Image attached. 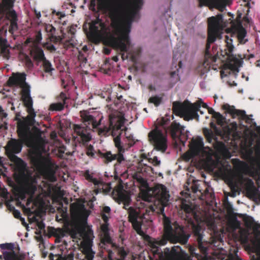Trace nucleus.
I'll use <instances>...</instances> for the list:
<instances>
[{
	"label": "nucleus",
	"instance_id": "nucleus-1",
	"mask_svg": "<svg viewBox=\"0 0 260 260\" xmlns=\"http://www.w3.org/2000/svg\"><path fill=\"white\" fill-rule=\"evenodd\" d=\"M82 125H74L75 141L85 147L86 154L91 158L101 157L105 163L116 160L114 173L117 177H128L127 155L137 141L124 126V117L109 115V126H101L103 116L95 111L80 112Z\"/></svg>",
	"mask_w": 260,
	"mask_h": 260
},
{
	"label": "nucleus",
	"instance_id": "nucleus-2",
	"mask_svg": "<svg viewBox=\"0 0 260 260\" xmlns=\"http://www.w3.org/2000/svg\"><path fill=\"white\" fill-rule=\"evenodd\" d=\"M85 178L92 183L95 189L94 192L96 194L99 192L109 193L112 192L113 198L119 204H122L123 208L127 210L128 221L132 223L134 229L140 235H144L142 225L145 220L148 219L151 214L156 212L163 216L164 235L156 240V243L163 246L170 241L172 243H179L181 244L187 243L190 235L187 234L183 228L177 223H172L164 212L165 207L169 205L170 200L169 191L162 184H157L152 188H148L142 198L143 202L138 207L132 206L131 194L125 190L122 186L112 189L110 184L104 183L93 177L89 170L84 173Z\"/></svg>",
	"mask_w": 260,
	"mask_h": 260
},
{
	"label": "nucleus",
	"instance_id": "nucleus-3",
	"mask_svg": "<svg viewBox=\"0 0 260 260\" xmlns=\"http://www.w3.org/2000/svg\"><path fill=\"white\" fill-rule=\"evenodd\" d=\"M26 74L24 73H17L10 77V84L21 89V99L26 108L28 115L26 121L19 123L17 133L20 140L11 139L6 146V152L10 159L11 167L16 178L25 183H29L35 179L32 176V172L28 170L27 164L20 158L16 156L21 152L23 144L29 142L32 138V132L31 126L37 123L35 117L36 113L33 108V100L30 95V86L26 82Z\"/></svg>",
	"mask_w": 260,
	"mask_h": 260
},
{
	"label": "nucleus",
	"instance_id": "nucleus-4",
	"mask_svg": "<svg viewBox=\"0 0 260 260\" xmlns=\"http://www.w3.org/2000/svg\"><path fill=\"white\" fill-rule=\"evenodd\" d=\"M143 5V0H135L132 10L124 20V10L120 0H110L106 11L110 19L112 46L121 52L123 60L131 54L132 47L129 33L132 23L140 18L139 11Z\"/></svg>",
	"mask_w": 260,
	"mask_h": 260
},
{
	"label": "nucleus",
	"instance_id": "nucleus-5",
	"mask_svg": "<svg viewBox=\"0 0 260 260\" xmlns=\"http://www.w3.org/2000/svg\"><path fill=\"white\" fill-rule=\"evenodd\" d=\"M204 108L208 109L209 114L213 115V117L216 120L217 123L219 125H222L224 121V117L219 112H216L211 108L208 107L206 104L204 103L201 100L197 103L191 104L188 106H184L180 103L174 102L173 103V109L178 111L184 117L185 120L189 121L193 119L199 120L198 112L200 111L202 114L203 112L200 110L201 105Z\"/></svg>",
	"mask_w": 260,
	"mask_h": 260
},
{
	"label": "nucleus",
	"instance_id": "nucleus-6",
	"mask_svg": "<svg viewBox=\"0 0 260 260\" xmlns=\"http://www.w3.org/2000/svg\"><path fill=\"white\" fill-rule=\"evenodd\" d=\"M224 41L225 48L223 51L220 50V53L223 57L226 56L225 60L226 61V63L221 71V77L223 78L224 77L233 75L236 77L239 72V68L242 66L243 61L238 59L236 57V54H235V48L233 44V39L230 38L228 36H225Z\"/></svg>",
	"mask_w": 260,
	"mask_h": 260
},
{
	"label": "nucleus",
	"instance_id": "nucleus-7",
	"mask_svg": "<svg viewBox=\"0 0 260 260\" xmlns=\"http://www.w3.org/2000/svg\"><path fill=\"white\" fill-rule=\"evenodd\" d=\"M28 157L34 167L38 170L48 168L52 165L49 152L42 139L37 140L29 151Z\"/></svg>",
	"mask_w": 260,
	"mask_h": 260
},
{
	"label": "nucleus",
	"instance_id": "nucleus-8",
	"mask_svg": "<svg viewBox=\"0 0 260 260\" xmlns=\"http://www.w3.org/2000/svg\"><path fill=\"white\" fill-rule=\"evenodd\" d=\"M208 41L214 42L217 39L222 38V34L225 24L223 20V15L218 14L208 18Z\"/></svg>",
	"mask_w": 260,
	"mask_h": 260
},
{
	"label": "nucleus",
	"instance_id": "nucleus-9",
	"mask_svg": "<svg viewBox=\"0 0 260 260\" xmlns=\"http://www.w3.org/2000/svg\"><path fill=\"white\" fill-rule=\"evenodd\" d=\"M210 44H211V42H209L208 39L205 54V60L203 62L200 63L197 68V71L200 73L201 76H203L209 71L211 66L214 65L219 57L218 51L216 50L217 48H216L215 49L213 47L212 51H211L210 50Z\"/></svg>",
	"mask_w": 260,
	"mask_h": 260
},
{
	"label": "nucleus",
	"instance_id": "nucleus-10",
	"mask_svg": "<svg viewBox=\"0 0 260 260\" xmlns=\"http://www.w3.org/2000/svg\"><path fill=\"white\" fill-rule=\"evenodd\" d=\"M31 55L36 61V64L42 67L43 71L48 75L52 76L54 68L51 62L46 59L44 51L39 46H35L30 51Z\"/></svg>",
	"mask_w": 260,
	"mask_h": 260
},
{
	"label": "nucleus",
	"instance_id": "nucleus-11",
	"mask_svg": "<svg viewBox=\"0 0 260 260\" xmlns=\"http://www.w3.org/2000/svg\"><path fill=\"white\" fill-rule=\"evenodd\" d=\"M193 233L196 242V246L205 257H207L211 243L205 238L204 232L200 226L193 225Z\"/></svg>",
	"mask_w": 260,
	"mask_h": 260
},
{
	"label": "nucleus",
	"instance_id": "nucleus-12",
	"mask_svg": "<svg viewBox=\"0 0 260 260\" xmlns=\"http://www.w3.org/2000/svg\"><path fill=\"white\" fill-rule=\"evenodd\" d=\"M149 138L157 150L162 152L166 151L167 148V138L164 132L156 127L149 133Z\"/></svg>",
	"mask_w": 260,
	"mask_h": 260
},
{
	"label": "nucleus",
	"instance_id": "nucleus-13",
	"mask_svg": "<svg viewBox=\"0 0 260 260\" xmlns=\"http://www.w3.org/2000/svg\"><path fill=\"white\" fill-rule=\"evenodd\" d=\"M13 0H1L0 3L1 12L8 14L12 19L10 25L12 29L17 28V15L16 12L13 9Z\"/></svg>",
	"mask_w": 260,
	"mask_h": 260
},
{
	"label": "nucleus",
	"instance_id": "nucleus-14",
	"mask_svg": "<svg viewBox=\"0 0 260 260\" xmlns=\"http://www.w3.org/2000/svg\"><path fill=\"white\" fill-rule=\"evenodd\" d=\"M185 128L177 122L172 123L170 126V132L173 138L180 141L183 144L189 135V132L185 130Z\"/></svg>",
	"mask_w": 260,
	"mask_h": 260
},
{
	"label": "nucleus",
	"instance_id": "nucleus-15",
	"mask_svg": "<svg viewBox=\"0 0 260 260\" xmlns=\"http://www.w3.org/2000/svg\"><path fill=\"white\" fill-rule=\"evenodd\" d=\"M222 109L230 114L233 118L239 117L242 119H245L246 122L249 123H251V122L253 120V119L251 118L252 115H247L245 111L236 110L234 106H231L228 104H224L222 106Z\"/></svg>",
	"mask_w": 260,
	"mask_h": 260
},
{
	"label": "nucleus",
	"instance_id": "nucleus-16",
	"mask_svg": "<svg viewBox=\"0 0 260 260\" xmlns=\"http://www.w3.org/2000/svg\"><path fill=\"white\" fill-rule=\"evenodd\" d=\"M149 164H153L155 166H158L160 164V160L156 156L153 158H147L146 159L142 160L138 165V172L143 173V172L148 173L153 170L152 167L148 165Z\"/></svg>",
	"mask_w": 260,
	"mask_h": 260
},
{
	"label": "nucleus",
	"instance_id": "nucleus-17",
	"mask_svg": "<svg viewBox=\"0 0 260 260\" xmlns=\"http://www.w3.org/2000/svg\"><path fill=\"white\" fill-rule=\"evenodd\" d=\"M199 6H207L210 8H216L223 12L227 5H229L228 0H199Z\"/></svg>",
	"mask_w": 260,
	"mask_h": 260
},
{
	"label": "nucleus",
	"instance_id": "nucleus-18",
	"mask_svg": "<svg viewBox=\"0 0 260 260\" xmlns=\"http://www.w3.org/2000/svg\"><path fill=\"white\" fill-rule=\"evenodd\" d=\"M240 236L243 243L247 244L250 242L253 245H256L260 239L257 234L251 232L249 229H240Z\"/></svg>",
	"mask_w": 260,
	"mask_h": 260
},
{
	"label": "nucleus",
	"instance_id": "nucleus-19",
	"mask_svg": "<svg viewBox=\"0 0 260 260\" xmlns=\"http://www.w3.org/2000/svg\"><path fill=\"white\" fill-rule=\"evenodd\" d=\"M74 214L79 218L84 225L87 224V218L90 211L88 210L83 203H78L74 209Z\"/></svg>",
	"mask_w": 260,
	"mask_h": 260
},
{
	"label": "nucleus",
	"instance_id": "nucleus-20",
	"mask_svg": "<svg viewBox=\"0 0 260 260\" xmlns=\"http://www.w3.org/2000/svg\"><path fill=\"white\" fill-rule=\"evenodd\" d=\"M0 248L3 250V255L5 260H17V255L14 250L13 244H1Z\"/></svg>",
	"mask_w": 260,
	"mask_h": 260
},
{
	"label": "nucleus",
	"instance_id": "nucleus-21",
	"mask_svg": "<svg viewBox=\"0 0 260 260\" xmlns=\"http://www.w3.org/2000/svg\"><path fill=\"white\" fill-rule=\"evenodd\" d=\"M179 56L176 54L174 52H173V66H175L176 69L174 71H172L170 74V80L172 84H175L180 80V77L178 74L179 70L181 68L182 61L179 60L178 61V68H177V62L178 61Z\"/></svg>",
	"mask_w": 260,
	"mask_h": 260
},
{
	"label": "nucleus",
	"instance_id": "nucleus-22",
	"mask_svg": "<svg viewBox=\"0 0 260 260\" xmlns=\"http://www.w3.org/2000/svg\"><path fill=\"white\" fill-rule=\"evenodd\" d=\"M92 241H89L82 247V260H93L95 252L92 249Z\"/></svg>",
	"mask_w": 260,
	"mask_h": 260
},
{
	"label": "nucleus",
	"instance_id": "nucleus-23",
	"mask_svg": "<svg viewBox=\"0 0 260 260\" xmlns=\"http://www.w3.org/2000/svg\"><path fill=\"white\" fill-rule=\"evenodd\" d=\"M67 99L66 94L61 92L58 97V102L50 105L49 109L51 111H60L63 109Z\"/></svg>",
	"mask_w": 260,
	"mask_h": 260
},
{
	"label": "nucleus",
	"instance_id": "nucleus-24",
	"mask_svg": "<svg viewBox=\"0 0 260 260\" xmlns=\"http://www.w3.org/2000/svg\"><path fill=\"white\" fill-rule=\"evenodd\" d=\"M236 37L239 43L242 44L246 43L248 40L245 38L247 34L245 29L242 26H240L236 29Z\"/></svg>",
	"mask_w": 260,
	"mask_h": 260
},
{
	"label": "nucleus",
	"instance_id": "nucleus-25",
	"mask_svg": "<svg viewBox=\"0 0 260 260\" xmlns=\"http://www.w3.org/2000/svg\"><path fill=\"white\" fill-rule=\"evenodd\" d=\"M70 36V39L67 40L64 44L65 46L68 49L71 47H76L77 45V41L75 38V34L73 32H71Z\"/></svg>",
	"mask_w": 260,
	"mask_h": 260
},
{
	"label": "nucleus",
	"instance_id": "nucleus-26",
	"mask_svg": "<svg viewBox=\"0 0 260 260\" xmlns=\"http://www.w3.org/2000/svg\"><path fill=\"white\" fill-rule=\"evenodd\" d=\"M44 29L46 32L49 35L50 37H53L56 35V28L53 26L52 24L43 23V24Z\"/></svg>",
	"mask_w": 260,
	"mask_h": 260
},
{
	"label": "nucleus",
	"instance_id": "nucleus-27",
	"mask_svg": "<svg viewBox=\"0 0 260 260\" xmlns=\"http://www.w3.org/2000/svg\"><path fill=\"white\" fill-rule=\"evenodd\" d=\"M111 88L108 87L106 91H101L99 95L102 99H105L106 101L109 102L113 101L111 96Z\"/></svg>",
	"mask_w": 260,
	"mask_h": 260
},
{
	"label": "nucleus",
	"instance_id": "nucleus-28",
	"mask_svg": "<svg viewBox=\"0 0 260 260\" xmlns=\"http://www.w3.org/2000/svg\"><path fill=\"white\" fill-rule=\"evenodd\" d=\"M162 95H155L150 97L149 99V102L153 103L156 107L158 106L161 103L162 100Z\"/></svg>",
	"mask_w": 260,
	"mask_h": 260
},
{
	"label": "nucleus",
	"instance_id": "nucleus-29",
	"mask_svg": "<svg viewBox=\"0 0 260 260\" xmlns=\"http://www.w3.org/2000/svg\"><path fill=\"white\" fill-rule=\"evenodd\" d=\"M181 208L187 214H191V215L194 214V209L191 204L183 203L181 205Z\"/></svg>",
	"mask_w": 260,
	"mask_h": 260
},
{
	"label": "nucleus",
	"instance_id": "nucleus-30",
	"mask_svg": "<svg viewBox=\"0 0 260 260\" xmlns=\"http://www.w3.org/2000/svg\"><path fill=\"white\" fill-rule=\"evenodd\" d=\"M103 230L104 232V236L103 238L102 241L104 243L111 244L112 243V239L109 234L108 229L106 226L103 227Z\"/></svg>",
	"mask_w": 260,
	"mask_h": 260
},
{
	"label": "nucleus",
	"instance_id": "nucleus-31",
	"mask_svg": "<svg viewBox=\"0 0 260 260\" xmlns=\"http://www.w3.org/2000/svg\"><path fill=\"white\" fill-rule=\"evenodd\" d=\"M78 60L80 62L81 68H85L87 64V59L85 55L81 52L79 51Z\"/></svg>",
	"mask_w": 260,
	"mask_h": 260
},
{
	"label": "nucleus",
	"instance_id": "nucleus-32",
	"mask_svg": "<svg viewBox=\"0 0 260 260\" xmlns=\"http://www.w3.org/2000/svg\"><path fill=\"white\" fill-rule=\"evenodd\" d=\"M135 177L142 186H143L144 188H147V182L143 177H142L140 175L136 174Z\"/></svg>",
	"mask_w": 260,
	"mask_h": 260
},
{
	"label": "nucleus",
	"instance_id": "nucleus-33",
	"mask_svg": "<svg viewBox=\"0 0 260 260\" xmlns=\"http://www.w3.org/2000/svg\"><path fill=\"white\" fill-rule=\"evenodd\" d=\"M253 246H254V250L256 253L257 256L255 257L253 256L251 260H260V240H258V242L256 243V245Z\"/></svg>",
	"mask_w": 260,
	"mask_h": 260
},
{
	"label": "nucleus",
	"instance_id": "nucleus-34",
	"mask_svg": "<svg viewBox=\"0 0 260 260\" xmlns=\"http://www.w3.org/2000/svg\"><path fill=\"white\" fill-rule=\"evenodd\" d=\"M1 53L6 57H8L9 55L10 51L8 48V46L7 44V41L5 40V43L2 46L1 48Z\"/></svg>",
	"mask_w": 260,
	"mask_h": 260
},
{
	"label": "nucleus",
	"instance_id": "nucleus-35",
	"mask_svg": "<svg viewBox=\"0 0 260 260\" xmlns=\"http://www.w3.org/2000/svg\"><path fill=\"white\" fill-rule=\"evenodd\" d=\"M24 63L26 68L31 70L34 68V64L31 59L28 56H26L24 58Z\"/></svg>",
	"mask_w": 260,
	"mask_h": 260
},
{
	"label": "nucleus",
	"instance_id": "nucleus-36",
	"mask_svg": "<svg viewBox=\"0 0 260 260\" xmlns=\"http://www.w3.org/2000/svg\"><path fill=\"white\" fill-rule=\"evenodd\" d=\"M199 182L200 181L199 180L193 181L191 186V190L194 193H196L198 191L201 192V190L200 189Z\"/></svg>",
	"mask_w": 260,
	"mask_h": 260
},
{
	"label": "nucleus",
	"instance_id": "nucleus-37",
	"mask_svg": "<svg viewBox=\"0 0 260 260\" xmlns=\"http://www.w3.org/2000/svg\"><path fill=\"white\" fill-rule=\"evenodd\" d=\"M118 252L119 254L121 259L118 260H124L125 257L126 256L127 254V251L124 249L123 247H119L118 248Z\"/></svg>",
	"mask_w": 260,
	"mask_h": 260
},
{
	"label": "nucleus",
	"instance_id": "nucleus-38",
	"mask_svg": "<svg viewBox=\"0 0 260 260\" xmlns=\"http://www.w3.org/2000/svg\"><path fill=\"white\" fill-rule=\"evenodd\" d=\"M8 170L7 168L4 166L3 164L0 163V173L1 175L4 177L8 178Z\"/></svg>",
	"mask_w": 260,
	"mask_h": 260
},
{
	"label": "nucleus",
	"instance_id": "nucleus-39",
	"mask_svg": "<svg viewBox=\"0 0 260 260\" xmlns=\"http://www.w3.org/2000/svg\"><path fill=\"white\" fill-rule=\"evenodd\" d=\"M42 40V35L41 30H39L36 35L35 42L37 44H40Z\"/></svg>",
	"mask_w": 260,
	"mask_h": 260
},
{
	"label": "nucleus",
	"instance_id": "nucleus-40",
	"mask_svg": "<svg viewBox=\"0 0 260 260\" xmlns=\"http://www.w3.org/2000/svg\"><path fill=\"white\" fill-rule=\"evenodd\" d=\"M189 250L190 254L192 255L196 256V257H198L200 256L199 253L196 252L197 249L196 247L190 246Z\"/></svg>",
	"mask_w": 260,
	"mask_h": 260
},
{
	"label": "nucleus",
	"instance_id": "nucleus-41",
	"mask_svg": "<svg viewBox=\"0 0 260 260\" xmlns=\"http://www.w3.org/2000/svg\"><path fill=\"white\" fill-rule=\"evenodd\" d=\"M250 10L249 9H248L247 11V14L244 17L243 19L248 24L250 25L251 23L252 22L251 18L249 17V12Z\"/></svg>",
	"mask_w": 260,
	"mask_h": 260
},
{
	"label": "nucleus",
	"instance_id": "nucleus-42",
	"mask_svg": "<svg viewBox=\"0 0 260 260\" xmlns=\"http://www.w3.org/2000/svg\"><path fill=\"white\" fill-rule=\"evenodd\" d=\"M46 48L48 50H49L51 52H55L56 50V48L55 47V46L51 44H47Z\"/></svg>",
	"mask_w": 260,
	"mask_h": 260
},
{
	"label": "nucleus",
	"instance_id": "nucleus-43",
	"mask_svg": "<svg viewBox=\"0 0 260 260\" xmlns=\"http://www.w3.org/2000/svg\"><path fill=\"white\" fill-rule=\"evenodd\" d=\"M110 211H111V209L108 206H105L104 208H103V212H104V214H109L110 213Z\"/></svg>",
	"mask_w": 260,
	"mask_h": 260
},
{
	"label": "nucleus",
	"instance_id": "nucleus-44",
	"mask_svg": "<svg viewBox=\"0 0 260 260\" xmlns=\"http://www.w3.org/2000/svg\"><path fill=\"white\" fill-rule=\"evenodd\" d=\"M46 74H47L46 73H45L44 71V72H41V76L43 80H45V81H47V75H46Z\"/></svg>",
	"mask_w": 260,
	"mask_h": 260
},
{
	"label": "nucleus",
	"instance_id": "nucleus-45",
	"mask_svg": "<svg viewBox=\"0 0 260 260\" xmlns=\"http://www.w3.org/2000/svg\"><path fill=\"white\" fill-rule=\"evenodd\" d=\"M102 219H103V220L104 221L105 223H107L108 221L109 218H108V216L106 214H102Z\"/></svg>",
	"mask_w": 260,
	"mask_h": 260
},
{
	"label": "nucleus",
	"instance_id": "nucleus-46",
	"mask_svg": "<svg viewBox=\"0 0 260 260\" xmlns=\"http://www.w3.org/2000/svg\"><path fill=\"white\" fill-rule=\"evenodd\" d=\"M14 216L16 218H19L21 216V213L19 211L16 210L14 211Z\"/></svg>",
	"mask_w": 260,
	"mask_h": 260
},
{
	"label": "nucleus",
	"instance_id": "nucleus-47",
	"mask_svg": "<svg viewBox=\"0 0 260 260\" xmlns=\"http://www.w3.org/2000/svg\"><path fill=\"white\" fill-rule=\"evenodd\" d=\"M38 226L41 230H43L45 228V225L44 222H40L38 223Z\"/></svg>",
	"mask_w": 260,
	"mask_h": 260
},
{
	"label": "nucleus",
	"instance_id": "nucleus-48",
	"mask_svg": "<svg viewBox=\"0 0 260 260\" xmlns=\"http://www.w3.org/2000/svg\"><path fill=\"white\" fill-rule=\"evenodd\" d=\"M228 83L229 85L230 86H237V83L235 82V81H233L232 83H231V82L230 81H228Z\"/></svg>",
	"mask_w": 260,
	"mask_h": 260
},
{
	"label": "nucleus",
	"instance_id": "nucleus-49",
	"mask_svg": "<svg viewBox=\"0 0 260 260\" xmlns=\"http://www.w3.org/2000/svg\"><path fill=\"white\" fill-rule=\"evenodd\" d=\"M66 235V233L64 231H62L61 233H60V238H63Z\"/></svg>",
	"mask_w": 260,
	"mask_h": 260
},
{
	"label": "nucleus",
	"instance_id": "nucleus-50",
	"mask_svg": "<svg viewBox=\"0 0 260 260\" xmlns=\"http://www.w3.org/2000/svg\"><path fill=\"white\" fill-rule=\"evenodd\" d=\"M202 150H201L200 149L198 148L197 149L196 151V153L197 155H200V153L201 152H202Z\"/></svg>",
	"mask_w": 260,
	"mask_h": 260
},
{
	"label": "nucleus",
	"instance_id": "nucleus-51",
	"mask_svg": "<svg viewBox=\"0 0 260 260\" xmlns=\"http://www.w3.org/2000/svg\"><path fill=\"white\" fill-rule=\"evenodd\" d=\"M36 16H37V18L38 19H39L41 17V13L40 12H37L36 13Z\"/></svg>",
	"mask_w": 260,
	"mask_h": 260
},
{
	"label": "nucleus",
	"instance_id": "nucleus-52",
	"mask_svg": "<svg viewBox=\"0 0 260 260\" xmlns=\"http://www.w3.org/2000/svg\"><path fill=\"white\" fill-rule=\"evenodd\" d=\"M202 140H203L202 138H200L199 145L202 147L203 146V142Z\"/></svg>",
	"mask_w": 260,
	"mask_h": 260
},
{
	"label": "nucleus",
	"instance_id": "nucleus-53",
	"mask_svg": "<svg viewBox=\"0 0 260 260\" xmlns=\"http://www.w3.org/2000/svg\"><path fill=\"white\" fill-rule=\"evenodd\" d=\"M77 235H78V236H81V234H80V233H77V234H76V235H75V236H72V238H73V239H76V236H77Z\"/></svg>",
	"mask_w": 260,
	"mask_h": 260
},
{
	"label": "nucleus",
	"instance_id": "nucleus-54",
	"mask_svg": "<svg viewBox=\"0 0 260 260\" xmlns=\"http://www.w3.org/2000/svg\"><path fill=\"white\" fill-rule=\"evenodd\" d=\"M113 60H114L115 61H116V62L118 61V57H117V56H114V57H113Z\"/></svg>",
	"mask_w": 260,
	"mask_h": 260
},
{
	"label": "nucleus",
	"instance_id": "nucleus-55",
	"mask_svg": "<svg viewBox=\"0 0 260 260\" xmlns=\"http://www.w3.org/2000/svg\"><path fill=\"white\" fill-rule=\"evenodd\" d=\"M207 139L209 141V142H210L212 141V138L211 137H207Z\"/></svg>",
	"mask_w": 260,
	"mask_h": 260
},
{
	"label": "nucleus",
	"instance_id": "nucleus-56",
	"mask_svg": "<svg viewBox=\"0 0 260 260\" xmlns=\"http://www.w3.org/2000/svg\"><path fill=\"white\" fill-rule=\"evenodd\" d=\"M121 98H122V95H120V96L118 97V100H119V101H120V99H121Z\"/></svg>",
	"mask_w": 260,
	"mask_h": 260
},
{
	"label": "nucleus",
	"instance_id": "nucleus-57",
	"mask_svg": "<svg viewBox=\"0 0 260 260\" xmlns=\"http://www.w3.org/2000/svg\"><path fill=\"white\" fill-rule=\"evenodd\" d=\"M105 51H106V53H107V54H109L110 53V50H107Z\"/></svg>",
	"mask_w": 260,
	"mask_h": 260
},
{
	"label": "nucleus",
	"instance_id": "nucleus-58",
	"mask_svg": "<svg viewBox=\"0 0 260 260\" xmlns=\"http://www.w3.org/2000/svg\"><path fill=\"white\" fill-rule=\"evenodd\" d=\"M112 251H110L109 252V257H111V255L112 254Z\"/></svg>",
	"mask_w": 260,
	"mask_h": 260
},
{
	"label": "nucleus",
	"instance_id": "nucleus-59",
	"mask_svg": "<svg viewBox=\"0 0 260 260\" xmlns=\"http://www.w3.org/2000/svg\"><path fill=\"white\" fill-rule=\"evenodd\" d=\"M57 15H58V16H59V17H61V16L64 17V15H60H60H59V13H57Z\"/></svg>",
	"mask_w": 260,
	"mask_h": 260
},
{
	"label": "nucleus",
	"instance_id": "nucleus-60",
	"mask_svg": "<svg viewBox=\"0 0 260 260\" xmlns=\"http://www.w3.org/2000/svg\"><path fill=\"white\" fill-rule=\"evenodd\" d=\"M7 114L6 113H4V115H3V116H4V117H7Z\"/></svg>",
	"mask_w": 260,
	"mask_h": 260
},
{
	"label": "nucleus",
	"instance_id": "nucleus-61",
	"mask_svg": "<svg viewBox=\"0 0 260 260\" xmlns=\"http://www.w3.org/2000/svg\"><path fill=\"white\" fill-rule=\"evenodd\" d=\"M211 126H212V127H213V126H214V124L213 123V122H211Z\"/></svg>",
	"mask_w": 260,
	"mask_h": 260
},
{
	"label": "nucleus",
	"instance_id": "nucleus-62",
	"mask_svg": "<svg viewBox=\"0 0 260 260\" xmlns=\"http://www.w3.org/2000/svg\"><path fill=\"white\" fill-rule=\"evenodd\" d=\"M201 86L202 88H203L204 85L203 83H201Z\"/></svg>",
	"mask_w": 260,
	"mask_h": 260
},
{
	"label": "nucleus",
	"instance_id": "nucleus-63",
	"mask_svg": "<svg viewBox=\"0 0 260 260\" xmlns=\"http://www.w3.org/2000/svg\"><path fill=\"white\" fill-rule=\"evenodd\" d=\"M246 80L247 81H248L249 80V78H248V77H246Z\"/></svg>",
	"mask_w": 260,
	"mask_h": 260
},
{
	"label": "nucleus",
	"instance_id": "nucleus-64",
	"mask_svg": "<svg viewBox=\"0 0 260 260\" xmlns=\"http://www.w3.org/2000/svg\"><path fill=\"white\" fill-rule=\"evenodd\" d=\"M234 125H235V127H237V124L236 122L234 123Z\"/></svg>",
	"mask_w": 260,
	"mask_h": 260
}]
</instances>
